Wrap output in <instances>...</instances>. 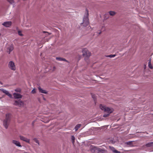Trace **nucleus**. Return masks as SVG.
Instances as JSON below:
<instances>
[{
	"label": "nucleus",
	"instance_id": "f257e3e1",
	"mask_svg": "<svg viewBox=\"0 0 153 153\" xmlns=\"http://www.w3.org/2000/svg\"><path fill=\"white\" fill-rule=\"evenodd\" d=\"M11 114H6V118L3 121V125L6 128H7L9 125L10 121Z\"/></svg>",
	"mask_w": 153,
	"mask_h": 153
},
{
	"label": "nucleus",
	"instance_id": "f03ea898",
	"mask_svg": "<svg viewBox=\"0 0 153 153\" xmlns=\"http://www.w3.org/2000/svg\"><path fill=\"white\" fill-rule=\"evenodd\" d=\"M86 13L83 17L82 22L83 25L85 27L87 26L89 23L88 19V11L87 9H86Z\"/></svg>",
	"mask_w": 153,
	"mask_h": 153
},
{
	"label": "nucleus",
	"instance_id": "7ed1b4c3",
	"mask_svg": "<svg viewBox=\"0 0 153 153\" xmlns=\"http://www.w3.org/2000/svg\"><path fill=\"white\" fill-rule=\"evenodd\" d=\"M82 52L83 56L85 57V60L86 61L91 56V53L86 48H84L82 50Z\"/></svg>",
	"mask_w": 153,
	"mask_h": 153
},
{
	"label": "nucleus",
	"instance_id": "20e7f679",
	"mask_svg": "<svg viewBox=\"0 0 153 153\" xmlns=\"http://www.w3.org/2000/svg\"><path fill=\"white\" fill-rule=\"evenodd\" d=\"M100 108L104 111L110 114L113 112V110L112 109H111L108 107H106L105 106L102 104L100 105Z\"/></svg>",
	"mask_w": 153,
	"mask_h": 153
},
{
	"label": "nucleus",
	"instance_id": "39448f33",
	"mask_svg": "<svg viewBox=\"0 0 153 153\" xmlns=\"http://www.w3.org/2000/svg\"><path fill=\"white\" fill-rule=\"evenodd\" d=\"M9 68L11 70L13 71H15L16 67L14 62L12 61H10L8 64Z\"/></svg>",
	"mask_w": 153,
	"mask_h": 153
},
{
	"label": "nucleus",
	"instance_id": "423d86ee",
	"mask_svg": "<svg viewBox=\"0 0 153 153\" xmlns=\"http://www.w3.org/2000/svg\"><path fill=\"white\" fill-rule=\"evenodd\" d=\"M14 104L16 105H23V103L20 100H19L18 101H15Z\"/></svg>",
	"mask_w": 153,
	"mask_h": 153
},
{
	"label": "nucleus",
	"instance_id": "0eeeda50",
	"mask_svg": "<svg viewBox=\"0 0 153 153\" xmlns=\"http://www.w3.org/2000/svg\"><path fill=\"white\" fill-rule=\"evenodd\" d=\"M13 95L15 99H19L22 97V96L19 93H13Z\"/></svg>",
	"mask_w": 153,
	"mask_h": 153
},
{
	"label": "nucleus",
	"instance_id": "6e6552de",
	"mask_svg": "<svg viewBox=\"0 0 153 153\" xmlns=\"http://www.w3.org/2000/svg\"><path fill=\"white\" fill-rule=\"evenodd\" d=\"M12 24L11 22H4L2 24V25L5 26V27H9L11 26Z\"/></svg>",
	"mask_w": 153,
	"mask_h": 153
},
{
	"label": "nucleus",
	"instance_id": "1a4fd4ad",
	"mask_svg": "<svg viewBox=\"0 0 153 153\" xmlns=\"http://www.w3.org/2000/svg\"><path fill=\"white\" fill-rule=\"evenodd\" d=\"M6 95H7V96H8L10 98L12 97V95L10 94L8 91H7L6 90H5L2 89L1 90Z\"/></svg>",
	"mask_w": 153,
	"mask_h": 153
},
{
	"label": "nucleus",
	"instance_id": "9d476101",
	"mask_svg": "<svg viewBox=\"0 0 153 153\" xmlns=\"http://www.w3.org/2000/svg\"><path fill=\"white\" fill-rule=\"evenodd\" d=\"M13 143L16 145V146L21 147V146L20 143L18 141L16 140H13L12 141Z\"/></svg>",
	"mask_w": 153,
	"mask_h": 153
},
{
	"label": "nucleus",
	"instance_id": "9b49d317",
	"mask_svg": "<svg viewBox=\"0 0 153 153\" xmlns=\"http://www.w3.org/2000/svg\"><path fill=\"white\" fill-rule=\"evenodd\" d=\"M20 139L21 140H22L24 141H25L26 142H27V143H29V140L28 139H27L25 137L22 136H20Z\"/></svg>",
	"mask_w": 153,
	"mask_h": 153
},
{
	"label": "nucleus",
	"instance_id": "f8f14e48",
	"mask_svg": "<svg viewBox=\"0 0 153 153\" xmlns=\"http://www.w3.org/2000/svg\"><path fill=\"white\" fill-rule=\"evenodd\" d=\"M109 148L114 152V153H120V152L117 151L116 150H115V148L112 146H109Z\"/></svg>",
	"mask_w": 153,
	"mask_h": 153
},
{
	"label": "nucleus",
	"instance_id": "ddd939ff",
	"mask_svg": "<svg viewBox=\"0 0 153 153\" xmlns=\"http://www.w3.org/2000/svg\"><path fill=\"white\" fill-rule=\"evenodd\" d=\"M13 49V45H11L8 48V52H9V53L11 52Z\"/></svg>",
	"mask_w": 153,
	"mask_h": 153
},
{
	"label": "nucleus",
	"instance_id": "4468645a",
	"mask_svg": "<svg viewBox=\"0 0 153 153\" xmlns=\"http://www.w3.org/2000/svg\"><path fill=\"white\" fill-rule=\"evenodd\" d=\"M38 88L40 92L44 94H47V92L45 90L42 89L40 87H39Z\"/></svg>",
	"mask_w": 153,
	"mask_h": 153
},
{
	"label": "nucleus",
	"instance_id": "2eb2a0df",
	"mask_svg": "<svg viewBox=\"0 0 153 153\" xmlns=\"http://www.w3.org/2000/svg\"><path fill=\"white\" fill-rule=\"evenodd\" d=\"M56 59L57 60H59V61H65L66 62H68V61L65 59L63 58H61V57H56Z\"/></svg>",
	"mask_w": 153,
	"mask_h": 153
},
{
	"label": "nucleus",
	"instance_id": "dca6fc26",
	"mask_svg": "<svg viewBox=\"0 0 153 153\" xmlns=\"http://www.w3.org/2000/svg\"><path fill=\"white\" fill-rule=\"evenodd\" d=\"M146 146L147 147H153V142L146 144Z\"/></svg>",
	"mask_w": 153,
	"mask_h": 153
},
{
	"label": "nucleus",
	"instance_id": "f3484780",
	"mask_svg": "<svg viewBox=\"0 0 153 153\" xmlns=\"http://www.w3.org/2000/svg\"><path fill=\"white\" fill-rule=\"evenodd\" d=\"M98 153H106V151L105 150L99 149Z\"/></svg>",
	"mask_w": 153,
	"mask_h": 153
},
{
	"label": "nucleus",
	"instance_id": "a211bd4d",
	"mask_svg": "<svg viewBox=\"0 0 153 153\" xmlns=\"http://www.w3.org/2000/svg\"><path fill=\"white\" fill-rule=\"evenodd\" d=\"M81 126V125L80 124H78L77 125H76L75 128V131H76L77 130L80 128V127Z\"/></svg>",
	"mask_w": 153,
	"mask_h": 153
},
{
	"label": "nucleus",
	"instance_id": "6ab92c4d",
	"mask_svg": "<svg viewBox=\"0 0 153 153\" xmlns=\"http://www.w3.org/2000/svg\"><path fill=\"white\" fill-rule=\"evenodd\" d=\"M132 142V141H129L128 142H126V143L128 145L130 146H132L133 145Z\"/></svg>",
	"mask_w": 153,
	"mask_h": 153
},
{
	"label": "nucleus",
	"instance_id": "aec40b11",
	"mask_svg": "<svg viewBox=\"0 0 153 153\" xmlns=\"http://www.w3.org/2000/svg\"><path fill=\"white\" fill-rule=\"evenodd\" d=\"M71 139L72 141V143L73 144H74V143L75 140V138L74 136H71Z\"/></svg>",
	"mask_w": 153,
	"mask_h": 153
},
{
	"label": "nucleus",
	"instance_id": "412c9836",
	"mask_svg": "<svg viewBox=\"0 0 153 153\" xmlns=\"http://www.w3.org/2000/svg\"><path fill=\"white\" fill-rule=\"evenodd\" d=\"M109 13L110 15L113 16L115 14V13L114 11H110L109 12Z\"/></svg>",
	"mask_w": 153,
	"mask_h": 153
},
{
	"label": "nucleus",
	"instance_id": "4be33fe9",
	"mask_svg": "<svg viewBox=\"0 0 153 153\" xmlns=\"http://www.w3.org/2000/svg\"><path fill=\"white\" fill-rule=\"evenodd\" d=\"M148 65H149V67L150 68L152 69L153 68V67H152V65L151 64L150 60L148 62Z\"/></svg>",
	"mask_w": 153,
	"mask_h": 153
},
{
	"label": "nucleus",
	"instance_id": "5701e85b",
	"mask_svg": "<svg viewBox=\"0 0 153 153\" xmlns=\"http://www.w3.org/2000/svg\"><path fill=\"white\" fill-rule=\"evenodd\" d=\"M116 56L115 54H111L108 56H107L108 57H110L111 58L114 57Z\"/></svg>",
	"mask_w": 153,
	"mask_h": 153
},
{
	"label": "nucleus",
	"instance_id": "b1692460",
	"mask_svg": "<svg viewBox=\"0 0 153 153\" xmlns=\"http://www.w3.org/2000/svg\"><path fill=\"white\" fill-rule=\"evenodd\" d=\"M10 4H12L14 3L13 0H7Z\"/></svg>",
	"mask_w": 153,
	"mask_h": 153
},
{
	"label": "nucleus",
	"instance_id": "393cba45",
	"mask_svg": "<svg viewBox=\"0 0 153 153\" xmlns=\"http://www.w3.org/2000/svg\"><path fill=\"white\" fill-rule=\"evenodd\" d=\"M110 114L107 113L106 114H105L103 115V117H108Z\"/></svg>",
	"mask_w": 153,
	"mask_h": 153
},
{
	"label": "nucleus",
	"instance_id": "a878e982",
	"mask_svg": "<svg viewBox=\"0 0 153 153\" xmlns=\"http://www.w3.org/2000/svg\"><path fill=\"white\" fill-rule=\"evenodd\" d=\"M18 34L20 36H23V34L22 33V32L21 31L19 30L18 31Z\"/></svg>",
	"mask_w": 153,
	"mask_h": 153
},
{
	"label": "nucleus",
	"instance_id": "bb28decb",
	"mask_svg": "<svg viewBox=\"0 0 153 153\" xmlns=\"http://www.w3.org/2000/svg\"><path fill=\"white\" fill-rule=\"evenodd\" d=\"M36 93V89L34 88L31 91V93L32 94H35Z\"/></svg>",
	"mask_w": 153,
	"mask_h": 153
},
{
	"label": "nucleus",
	"instance_id": "cd10ccee",
	"mask_svg": "<svg viewBox=\"0 0 153 153\" xmlns=\"http://www.w3.org/2000/svg\"><path fill=\"white\" fill-rule=\"evenodd\" d=\"M34 140L35 141V142L36 143H38L39 144V141L38 140H37L36 139H34Z\"/></svg>",
	"mask_w": 153,
	"mask_h": 153
},
{
	"label": "nucleus",
	"instance_id": "c85d7f7f",
	"mask_svg": "<svg viewBox=\"0 0 153 153\" xmlns=\"http://www.w3.org/2000/svg\"><path fill=\"white\" fill-rule=\"evenodd\" d=\"M15 91L16 92H20L21 91L19 89H16L15 90Z\"/></svg>",
	"mask_w": 153,
	"mask_h": 153
},
{
	"label": "nucleus",
	"instance_id": "c756f323",
	"mask_svg": "<svg viewBox=\"0 0 153 153\" xmlns=\"http://www.w3.org/2000/svg\"><path fill=\"white\" fill-rule=\"evenodd\" d=\"M43 99L44 100H46V99L44 97H43Z\"/></svg>",
	"mask_w": 153,
	"mask_h": 153
},
{
	"label": "nucleus",
	"instance_id": "7c9ffc66",
	"mask_svg": "<svg viewBox=\"0 0 153 153\" xmlns=\"http://www.w3.org/2000/svg\"><path fill=\"white\" fill-rule=\"evenodd\" d=\"M101 33V32H100L99 33V34H100Z\"/></svg>",
	"mask_w": 153,
	"mask_h": 153
},
{
	"label": "nucleus",
	"instance_id": "2f4dec72",
	"mask_svg": "<svg viewBox=\"0 0 153 153\" xmlns=\"http://www.w3.org/2000/svg\"><path fill=\"white\" fill-rule=\"evenodd\" d=\"M24 153H28V152H25Z\"/></svg>",
	"mask_w": 153,
	"mask_h": 153
},
{
	"label": "nucleus",
	"instance_id": "473e14b6",
	"mask_svg": "<svg viewBox=\"0 0 153 153\" xmlns=\"http://www.w3.org/2000/svg\"><path fill=\"white\" fill-rule=\"evenodd\" d=\"M92 96V97H93V98L94 99V97H93V96Z\"/></svg>",
	"mask_w": 153,
	"mask_h": 153
}]
</instances>
